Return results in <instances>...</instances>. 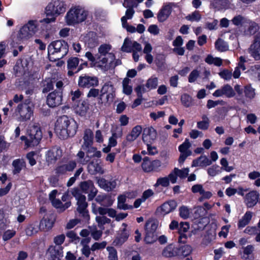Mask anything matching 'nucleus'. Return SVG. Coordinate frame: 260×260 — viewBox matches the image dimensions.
Instances as JSON below:
<instances>
[{
    "label": "nucleus",
    "instance_id": "de8ad7c7",
    "mask_svg": "<svg viewBox=\"0 0 260 260\" xmlns=\"http://www.w3.org/2000/svg\"><path fill=\"white\" fill-rule=\"evenodd\" d=\"M143 170L146 172H150L153 171V167L152 166L151 161L148 157H144L142 164Z\"/></svg>",
    "mask_w": 260,
    "mask_h": 260
},
{
    "label": "nucleus",
    "instance_id": "f8f14e48",
    "mask_svg": "<svg viewBox=\"0 0 260 260\" xmlns=\"http://www.w3.org/2000/svg\"><path fill=\"white\" fill-rule=\"evenodd\" d=\"M57 190H53L49 194V200L51 201L52 206L57 209L59 212H63L71 205V202H67L63 204L59 200L56 199Z\"/></svg>",
    "mask_w": 260,
    "mask_h": 260
},
{
    "label": "nucleus",
    "instance_id": "0eeeda50",
    "mask_svg": "<svg viewBox=\"0 0 260 260\" xmlns=\"http://www.w3.org/2000/svg\"><path fill=\"white\" fill-rule=\"evenodd\" d=\"M38 25L36 20H29L20 29L17 34L18 39L20 40L29 39L38 31Z\"/></svg>",
    "mask_w": 260,
    "mask_h": 260
},
{
    "label": "nucleus",
    "instance_id": "4d7b16f0",
    "mask_svg": "<svg viewBox=\"0 0 260 260\" xmlns=\"http://www.w3.org/2000/svg\"><path fill=\"white\" fill-rule=\"evenodd\" d=\"M157 239V235L155 233L146 232V236L144 240L146 243H153L156 241Z\"/></svg>",
    "mask_w": 260,
    "mask_h": 260
},
{
    "label": "nucleus",
    "instance_id": "0e129e2a",
    "mask_svg": "<svg viewBox=\"0 0 260 260\" xmlns=\"http://www.w3.org/2000/svg\"><path fill=\"white\" fill-rule=\"evenodd\" d=\"M258 25L256 23L252 22L249 23L247 32L250 35H254L258 30Z\"/></svg>",
    "mask_w": 260,
    "mask_h": 260
},
{
    "label": "nucleus",
    "instance_id": "ddd939ff",
    "mask_svg": "<svg viewBox=\"0 0 260 260\" xmlns=\"http://www.w3.org/2000/svg\"><path fill=\"white\" fill-rule=\"evenodd\" d=\"M248 51L255 60H260V31L254 36L253 43L249 48Z\"/></svg>",
    "mask_w": 260,
    "mask_h": 260
},
{
    "label": "nucleus",
    "instance_id": "13d9d810",
    "mask_svg": "<svg viewBox=\"0 0 260 260\" xmlns=\"http://www.w3.org/2000/svg\"><path fill=\"white\" fill-rule=\"evenodd\" d=\"M133 41L125 39L121 47L122 51L126 52H131L133 50Z\"/></svg>",
    "mask_w": 260,
    "mask_h": 260
},
{
    "label": "nucleus",
    "instance_id": "9d476101",
    "mask_svg": "<svg viewBox=\"0 0 260 260\" xmlns=\"http://www.w3.org/2000/svg\"><path fill=\"white\" fill-rule=\"evenodd\" d=\"M79 186L82 191L88 193V199L92 200L98 193V190L95 187L93 182L91 180L82 181L80 183Z\"/></svg>",
    "mask_w": 260,
    "mask_h": 260
},
{
    "label": "nucleus",
    "instance_id": "6e6d98bb",
    "mask_svg": "<svg viewBox=\"0 0 260 260\" xmlns=\"http://www.w3.org/2000/svg\"><path fill=\"white\" fill-rule=\"evenodd\" d=\"M107 250L108 252V258L109 260H118V255L116 250L112 246H108Z\"/></svg>",
    "mask_w": 260,
    "mask_h": 260
},
{
    "label": "nucleus",
    "instance_id": "4c0bfd02",
    "mask_svg": "<svg viewBox=\"0 0 260 260\" xmlns=\"http://www.w3.org/2000/svg\"><path fill=\"white\" fill-rule=\"evenodd\" d=\"M111 46L109 44H104L101 45L98 48V53L96 55L107 56L108 54H113L110 53Z\"/></svg>",
    "mask_w": 260,
    "mask_h": 260
},
{
    "label": "nucleus",
    "instance_id": "dca6fc26",
    "mask_svg": "<svg viewBox=\"0 0 260 260\" xmlns=\"http://www.w3.org/2000/svg\"><path fill=\"white\" fill-rule=\"evenodd\" d=\"M98 84L99 80L96 77L84 76L79 78L78 85L81 87L89 88L97 86Z\"/></svg>",
    "mask_w": 260,
    "mask_h": 260
},
{
    "label": "nucleus",
    "instance_id": "7c9ffc66",
    "mask_svg": "<svg viewBox=\"0 0 260 260\" xmlns=\"http://www.w3.org/2000/svg\"><path fill=\"white\" fill-rule=\"evenodd\" d=\"M13 167L12 172L14 175L18 174L21 170L25 167V162L23 159H16L14 160L12 164Z\"/></svg>",
    "mask_w": 260,
    "mask_h": 260
},
{
    "label": "nucleus",
    "instance_id": "e433bc0d",
    "mask_svg": "<svg viewBox=\"0 0 260 260\" xmlns=\"http://www.w3.org/2000/svg\"><path fill=\"white\" fill-rule=\"evenodd\" d=\"M126 200V197L125 195H120L118 197L117 208L121 210H127L133 209L132 205H128L125 204Z\"/></svg>",
    "mask_w": 260,
    "mask_h": 260
},
{
    "label": "nucleus",
    "instance_id": "1a4fd4ad",
    "mask_svg": "<svg viewBox=\"0 0 260 260\" xmlns=\"http://www.w3.org/2000/svg\"><path fill=\"white\" fill-rule=\"evenodd\" d=\"M129 235V229L127 224L123 223L117 231V236L113 241L114 245L115 246H121L127 240Z\"/></svg>",
    "mask_w": 260,
    "mask_h": 260
},
{
    "label": "nucleus",
    "instance_id": "5701e85b",
    "mask_svg": "<svg viewBox=\"0 0 260 260\" xmlns=\"http://www.w3.org/2000/svg\"><path fill=\"white\" fill-rule=\"evenodd\" d=\"M87 169L88 172L92 175L104 173V170L98 160H92L90 162L88 165Z\"/></svg>",
    "mask_w": 260,
    "mask_h": 260
},
{
    "label": "nucleus",
    "instance_id": "bf43d9fd",
    "mask_svg": "<svg viewBox=\"0 0 260 260\" xmlns=\"http://www.w3.org/2000/svg\"><path fill=\"white\" fill-rule=\"evenodd\" d=\"M191 249L190 246L188 245H180V253L184 258L185 257L188 256L191 253Z\"/></svg>",
    "mask_w": 260,
    "mask_h": 260
},
{
    "label": "nucleus",
    "instance_id": "f704fd0d",
    "mask_svg": "<svg viewBox=\"0 0 260 260\" xmlns=\"http://www.w3.org/2000/svg\"><path fill=\"white\" fill-rule=\"evenodd\" d=\"M56 82L55 77H51V78H46L43 82V93H47L53 89V85Z\"/></svg>",
    "mask_w": 260,
    "mask_h": 260
},
{
    "label": "nucleus",
    "instance_id": "774afa93",
    "mask_svg": "<svg viewBox=\"0 0 260 260\" xmlns=\"http://www.w3.org/2000/svg\"><path fill=\"white\" fill-rule=\"evenodd\" d=\"M245 18L241 15L235 16L232 19V22L235 25L238 26L242 24L245 22Z\"/></svg>",
    "mask_w": 260,
    "mask_h": 260
},
{
    "label": "nucleus",
    "instance_id": "9b49d317",
    "mask_svg": "<svg viewBox=\"0 0 260 260\" xmlns=\"http://www.w3.org/2000/svg\"><path fill=\"white\" fill-rule=\"evenodd\" d=\"M17 110L20 121L29 120L33 115V108L26 103L19 104L17 107Z\"/></svg>",
    "mask_w": 260,
    "mask_h": 260
},
{
    "label": "nucleus",
    "instance_id": "72a5a7b5",
    "mask_svg": "<svg viewBox=\"0 0 260 260\" xmlns=\"http://www.w3.org/2000/svg\"><path fill=\"white\" fill-rule=\"evenodd\" d=\"M189 228V223L187 222H180V243H185V240L187 238V235L185 234L188 232Z\"/></svg>",
    "mask_w": 260,
    "mask_h": 260
},
{
    "label": "nucleus",
    "instance_id": "f3484780",
    "mask_svg": "<svg viewBox=\"0 0 260 260\" xmlns=\"http://www.w3.org/2000/svg\"><path fill=\"white\" fill-rule=\"evenodd\" d=\"M177 5L173 3L164 5L157 13V20L160 22L165 21L171 13L172 8L176 7Z\"/></svg>",
    "mask_w": 260,
    "mask_h": 260
},
{
    "label": "nucleus",
    "instance_id": "864d4df0",
    "mask_svg": "<svg viewBox=\"0 0 260 260\" xmlns=\"http://www.w3.org/2000/svg\"><path fill=\"white\" fill-rule=\"evenodd\" d=\"M130 80L127 78L124 79L122 81L123 91L124 93L129 95L132 92V87L129 85Z\"/></svg>",
    "mask_w": 260,
    "mask_h": 260
},
{
    "label": "nucleus",
    "instance_id": "c03bdc74",
    "mask_svg": "<svg viewBox=\"0 0 260 260\" xmlns=\"http://www.w3.org/2000/svg\"><path fill=\"white\" fill-rule=\"evenodd\" d=\"M95 221L98 223V226L102 229L104 224L110 223L111 220L105 216H97L95 217Z\"/></svg>",
    "mask_w": 260,
    "mask_h": 260
},
{
    "label": "nucleus",
    "instance_id": "423d86ee",
    "mask_svg": "<svg viewBox=\"0 0 260 260\" xmlns=\"http://www.w3.org/2000/svg\"><path fill=\"white\" fill-rule=\"evenodd\" d=\"M71 193L77 201V204L78 207L77 210L78 212L81 214L82 216L86 220H88L89 219V216L86 209L88 204L86 201L85 196L83 195L77 188H73Z\"/></svg>",
    "mask_w": 260,
    "mask_h": 260
},
{
    "label": "nucleus",
    "instance_id": "338daca9",
    "mask_svg": "<svg viewBox=\"0 0 260 260\" xmlns=\"http://www.w3.org/2000/svg\"><path fill=\"white\" fill-rule=\"evenodd\" d=\"M219 166L217 165H214L209 168L207 171L209 175L211 176H215L220 172L219 170Z\"/></svg>",
    "mask_w": 260,
    "mask_h": 260
},
{
    "label": "nucleus",
    "instance_id": "79ce46f5",
    "mask_svg": "<svg viewBox=\"0 0 260 260\" xmlns=\"http://www.w3.org/2000/svg\"><path fill=\"white\" fill-rule=\"evenodd\" d=\"M157 225L156 222L152 220H148L145 224L146 232L155 233Z\"/></svg>",
    "mask_w": 260,
    "mask_h": 260
},
{
    "label": "nucleus",
    "instance_id": "603ef678",
    "mask_svg": "<svg viewBox=\"0 0 260 260\" xmlns=\"http://www.w3.org/2000/svg\"><path fill=\"white\" fill-rule=\"evenodd\" d=\"M169 185L170 182L167 176L158 178L156 180V182L154 184V186L156 187L159 186H161L164 187H168Z\"/></svg>",
    "mask_w": 260,
    "mask_h": 260
},
{
    "label": "nucleus",
    "instance_id": "680f3d73",
    "mask_svg": "<svg viewBox=\"0 0 260 260\" xmlns=\"http://www.w3.org/2000/svg\"><path fill=\"white\" fill-rule=\"evenodd\" d=\"M182 104L186 107H189L192 105V99L187 94H184L181 99Z\"/></svg>",
    "mask_w": 260,
    "mask_h": 260
},
{
    "label": "nucleus",
    "instance_id": "c756f323",
    "mask_svg": "<svg viewBox=\"0 0 260 260\" xmlns=\"http://www.w3.org/2000/svg\"><path fill=\"white\" fill-rule=\"evenodd\" d=\"M179 248L173 244L168 245L162 251V255L167 257L176 256L178 255Z\"/></svg>",
    "mask_w": 260,
    "mask_h": 260
},
{
    "label": "nucleus",
    "instance_id": "09e8293b",
    "mask_svg": "<svg viewBox=\"0 0 260 260\" xmlns=\"http://www.w3.org/2000/svg\"><path fill=\"white\" fill-rule=\"evenodd\" d=\"M248 73L252 76L257 77L260 80V65L255 64L251 66L248 71Z\"/></svg>",
    "mask_w": 260,
    "mask_h": 260
},
{
    "label": "nucleus",
    "instance_id": "ea45409f",
    "mask_svg": "<svg viewBox=\"0 0 260 260\" xmlns=\"http://www.w3.org/2000/svg\"><path fill=\"white\" fill-rule=\"evenodd\" d=\"M90 233L92 238L95 240H99L102 237L103 232L101 230H98L96 226H89Z\"/></svg>",
    "mask_w": 260,
    "mask_h": 260
},
{
    "label": "nucleus",
    "instance_id": "6e6552de",
    "mask_svg": "<svg viewBox=\"0 0 260 260\" xmlns=\"http://www.w3.org/2000/svg\"><path fill=\"white\" fill-rule=\"evenodd\" d=\"M97 61L96 67L103 71H107L113 66V62L115 60L114 54H108L107 56L96 55Z\"/></svg>",
    "mask_w": 260,
    "mask_h": 260
},
{
    "label": "nucleus",
    "instance_id": "6ab92c4d",
    "mask_svg": "<svg viewBox=\"0 0 260 260\" xmlns=\"http://www.w3.org/2000/svg\"><path fill=\"white\" fill-rule=\"evenodd\" d=\"M235 92L233 87L229 84H227L220 88L217 89L213 93V95L215 97H220L225 96L228 98H231L234 96Z\"/></svg>",
    "mask_w": 260,
    "mask_h": 260
},
{
    "label": "nucleus",
    "instance_id": "c9c22d12",
    "mask_svg": "<svg viewBox=\"0 0 260 260\" xmlns=\"http://www.w3.org/2000/svg\"><path fill=\"white\" fill-rule=\"evenodd\" d=\"M252 216V213L250 211H247L242 219H240L238 226L239 229L242 228L247 225L251 220Z\"/></svg>",
    "mask_w": 260,
    "mask_h": 260
},
{
    "label": "nucleus",
    "instance_id": "c85d7f7f",
    "mask_svg": "<svg viewBox=\"0 0 260 260\" xmlns=\"http://www.w3.org/2000/svg\"><path fill=\"white\" fill-rule=\"evenodd\" d=\"M95 201L101 206L105 207L111 206L113 203V200L106 194H100L95 198Z\"/></svg>",
    "mask_w": 260,
    "mask_h": 260
},
{
    "label": "nucleus",
    "instance_id": "473e14b6",
    "mask_svg": "<svg viewBox=\"0 0 260 260\" xmlns=\"http://www.w3.org/2000/svg\"><path fill=\"white\" fill-rule=\"evenodd\" d=\"M28 61L27 60H23L21 63H17L14 67V71L16 76H20L25 74L28 70Z\"/></svg>",
    "mask_w": 260,
    "mask_h": 260
},
{
    "label": "nucleus",
    "instance_id": "4be33fe9",
    "mask_svg": "<svg viewBox=\"0 0 260 260\" xmlns=\"http://www.w3.org/2000/svg\"><path fill=\"white\" fill-rule=\"evenodd\" d=\"M156 131L152 126L144 128L143 134V140L146 143H152L157 138Z\"/></svg>",
    "mask_w": 260,
    "mask_h": 260
},
{
    "label": "nucleus",
    "instance_id": "5fc2aeb1",
    "mask_svg": "<svg viewBox=\"0 0 260 260\" xmlns=\"http://www.w3.org/2000/svg\"><path fill=\"white\" fill-rule=\"evenodd\" d=\"M243 92L245 96L250 99L254 98L255 95L254 89L249 85L244 86Z\"/></svg>",
    "mask_w": 260,
    "mask_h": 260
},
{
    "label": "nucleus",
    "instance_id": "a211bd4d",
    "mask_svg": "<svg viewBox=\"0 0 260 260\" xmlns=\"http://www.w3.org/2000/svg\"><path fill=\"white\" fill-rule=\"evenodd\" d=\"M62 102V93L60 91H53L50 93L47 98V104L50 107H55Z\"/></svg>",
    "mask_w": 260,
    "mask_h": 260
},
{
    "label": "nucleus",
    "instance_id": "3c124183",
    "mask_svg": "<svg viewBox=\"0 0 260 260\" xmlns=\"http://www.w3.org/2000/svg\"><path fill=\"white\" fill-rule=\"evenodd\" d=\"M38 225L37 222L29 224L25 230L26 234L27 236H31L37 233L38 231Z\"/></svg>",
    "mask_w": 260,
    "mask_h": 260
},
{
    "label": "nucleus",
    "instance_id": "49530a36",
    "mask_svg": "<svg viewBox=\"0 0 260 260\" xmlns=\"http://www.w3.org/2000/svg\"><path fill=\"white\" fill-rule=\"evenodd\" d=\"M135 10L132 8H127L126 12H125V16L122 17L121 18V23H123L124 25L125 24V23L127 22V19H131L134 14H135Z\"/></svg>",
    "mask_w": 260,
    "mask_h": 260
},
{
    "label": "nucleus",
    "instance_id": "4468645a",
    "mask_svg": "<svg viewBox=\"0 0 260 260\" xmlns=\"http://www.w3.org/2000/svg\"><path fill=\"white\" fill-rule=\"evenodd\" d=\"M100 99L102 100V96L106 94V102H112L115 97V89L110 82H107L103 86L101 89Z\"/></svg>",
    "mask_w": 260,
    "mask_h": 260
},
{
    "label": "nucleus",
    "instance_id": "bb28decb",
    "mask_svg": "<svg viewBox=\"0 0 260 260\" xmlns=\"http://www.w3.org/2000/svg\"><path fill=\"white\" fill-rule=\"evenodd\" d=\"M98 184L100 187L108 191L115 188L117 184L115 180L108 181L104 178L98 179Z\"/></svg>",
    "mask_w": 260,
    "mask_h": 260
},
{
    "label": "nucleus",
    "instance_id": "412c9836",
    "mask_svg": "<svg viewBox=\"0 0 260 260\" xmlns=\"http://www.w3.org/2000/svg\"><path fill=\"white\" fill-rule=\"evenodd\" d=\"M76 165L75 160H70L58 166L55 169V173L58 176L66 174L68 172L73 171L76 167Z\"/></svg>",
    "mask_w": 260,
    "mask_h": 260
},
{
    "label": "nucleus",
    "instance_id": "393cba45",
    "mask_svg": "<svg viewBox=\"0 0 260 260\" xmlns=\"http://www.w3.org/2000/svg\"><path fill=\"white\" fill-rule=\"evenodd\" d=\"M83 143L81 146L83 150H85L90 146H92L93 143V134L90 129H86L84 132Z\"/></svg>",
    "mask_w": 260,
    "mask_h": 260
},
{
    "label": "nucleus",
    "instance_id": "e2e57ef3",
    "mask_svg": "<svg viewBox=\"0 0 260 260\" xmlns=\"http://www.w3.org/2000/svg\"><path fill=\"white\" fill-rule=\"evenodd\" d=\"M107 244L106 241H103L101 243L95 242L91 247V251H94L97 250L103 249L106 247Z\"/></svg>",
    "mask_w": 260,
    "mask_h": 260
},
{
    "label": "nucleus",
    "instance_id": "052dcab7",
    "mask_svg": "<svg viewBox=\"0 0 260 260\" xmlns=\"http://www.w3.org/2000/svg\"><path fill=\"white\" fill-rule=\"evenodd\" d=\"M158 84V79L156 77H152L149 79L146 83V87L149 89L155 88Z\"/></svg>",
    "mask_w": 260,
    "mask_h": 260
},
{
    "label": "nucleus",
    "instance_id": "cd10ccee",
    "mask_svg": "<svg viewBox=\"0 0 260 260\" xmlns=\"http://www.w3.org/2000/svg\"><path fill=\"white\" fill-rule=\"evenodd\" d=\"M212 163V161L210 160L206 156L201 155L193 160L192 167H206L211 165Z\"/></svg>",
    "mask_w": 260,
    "mask_h": 260
},
{
    "label": "nucleus",
    "instance_id": "7ed1b4c3",
    "mask_svg": "<svg viewBox=\"0 0 260 260\" xmlns=\"http://www.w3.org/2000/svg\"><path fill=\"white\" fill-rule=\"evenodd\" d=\"M69 50L68 43L63 40H57L51 43L48 47V57L55 61L66 56Z\"/></svg>",
    "mask_w": 260,
    "mask_h": 260
},
{
    "label": "nucleus",
    "instance_id": "58836bf2",
    "mask_svg": "<svg viewBox=\"0 0 260 260\" xmlns=\"http://www.w3.org/2000/svg\"><path fill=\"white\" fill-rule=\"evenodd\" d=\"M179 177V169L174 168L167 176L170 183L175 184L177 183Z\"/></svg>",
    "mask_w": 260,
    "mask_h": 260
},
{
    "label": "nucleus",
    "instance_id": "20e7f679",
    "mask_svg": "<svg viewBox=\"0 0 260 260\" xmlns=\"http://www.w3.org/2000/svg\"><path fill=\"white\" fill-rule=\"evenodd\" d=\"M27 137L22 136L20 137L24 141L26 147H34L38 145L42 138V133L38 123H33L29 126L27 130Z\"/></svg>",
    "mask_w": 260,
    "mask_h": 260
},
{
    "label": "nucleus",
    "instance_id": "b1692460",
    "mask_svg": "<svg viewBox=\"0 0 260 260\" xmlns=\"http://www.w3.org/2000/svg\"><path fill=\"white\" fill-rule=\"evenodd\" d=\"M191 144L188 139H187L182 144L180 145V152H181L180 155V161L183 162L187 157L191 155V151L188 150Z\"/></svg>",
    "mask_w": 260,
    "mask_h": 260
},
{
    "label": "nucleus",
    "instance_id": "aec40b11",
    "mask_svg": "<svg viewBox=\"0 0 260 260\" xmlns=\"http://www.w3.org/2000/svg\"><path fill=\"white\" fill-rule=\"evenodd\" d=\"M62 156V150L60 147L54 146L49 150L46 154V160L49 163H54Z\"/></svg>",
    "mask_w": 260,
    "mask_h": 260
},
{
    "label": "nucleus",
    "instance_id": "37998d69",
    "mask_svg": "<svg viewBox=\"0 0 260 260\" xmlns=\"http://www.w3.org/2000/svg\"><path fill=\"white\" fill-rule=\"evenodd\" d=\"M216 49L219 51H225L228 49V45L223 40L218 39L215 43Z\"/></svg>",
    "mask_w": 260,
    "mask_h": 260
},
{
    "label": "nucleus",
    "instance_id": "2f4dec72",
    "mask_svg": "<svg viewBox=\"0 0 260 260\" xmlns=\"http://www.w3.org/2000/svg\"><path fill=\"white\" fill-rule=\"evenodd\" d=\"M48 253L50 256V260H60L59 257L62 255V249L59 246H51L48 249Z\"/></svg>",
    "mask_w": 260,
    "mask_h": 260
},
{
    "label": "nucleus",
    "instance_id": "39448f33",
    "mask_svg": "<svg viewBox=\"0 0 260 260\" xmlns=\"http://www.w3.org/2000/svg\"><path fill=\"white\" fill-rule=\"evenodd\" d=\"M66 10L65 2L61 0H52L45 8L46 16L57 17L63 14Z\"/></svg>",
    "mask_w": 260,
    "mask_h": 260
},
{
    "label": "nucleus",
    "instance_id": "8fccbe9b",
    "mask_svg": "<svg viewBox=\"0 0 260 260\" xmlns=\"http://www.w3.org/2000/svg\"><path fill=\"white\" fill-rule=\"evenodd\" d=\"M67 63L69 70H75L79 64V59L77 57H72L68 59Z\"/></svg>",
    "mask_w": 260,
    "mask_h": 260
},
{
    "label": "nucleus",
    "instance_id": "a18cd8bd",
    "mask_svg": "<svg viewBox=\"0 0 260 260\" xmlns=\"http://www.w3.org/2000/svg\"><path fill=\"white\" fill-rule=\"evenodd\" d=\"M53 222L52 220L48 218H43L41 220L40 223V227L43 230H48L53 226Z\"/></svg>",
    "mask_w": 260,
    "mask_h": 260
},
{
    "label": "nucleus",
    "instance_id": "f257e3e1",
    "mask_svg": "<svg viewBox=\"0 0 260 260\" xmlns=\"http://www.w3.org/2000/svg\"><path fill=\"white\" fill-rule=\"evenodd\" d=\"M78 126L76 122L67 116L59 117L55 125V131L60 139L73 137L76 133Z\"/></svg>",
    "mask_w": 260,
    "mask_h": 260
},
{
    "label": "nucleus",
    "instance_id": "a19ab883",
    "mask_svg": "<svg viewBox=\"0 0 260 260\" xmlns=\"http://www.w3.org/2000/svg\"><path fill=\"white\" fill-rule=\"evenodd\" d=\"M205 61L208 64H214V65L219 67L222 64V59L218 57H213L211 55H208L205 59Z\"/></svg>",
    "mask_w": 260,
    "mask_h": 260
},
{
    "label": "nucleus",
    "instance_id": "a878e982",
    "mask_svg": "<svg viewBox=\"0 0 260 260\" xmlns=\"http://www.w3.org/2000/svg\"><path fill=\"white\" fill-rule=\"evenodd\" d=\"M258 193L255 191H251L246 194L245 198V203L248 208L255 206L258 199Z\"/></svg>",
    "mask_w": 260,
    "mask_h": 260
},
{
    "label": "nucleus",
    "instance_id": "f03ea898",
    "mask_svg": "<svg viewBox=\"0 0 260 260\" xmlns=\"http://www.w3.org/2000/svg\"><path fill=\"white\" fill-rule=\"evenodd\" d=\"M89 15V12L80 6H72L67 12L64 20L69 26H75L85 21Z\"/></svg>",
    "mask_w": 260,
    "mask_h": 260
},
{
    "label": "nucleus",
    "instance_id": "2eb2a0df",
    "mask_svg": "<svg viewBox=\"0 0 260 260\" xmlns=\"http://www.w3.org/2000/svg\"><path fill=\"white\" fill-rule=\"evenodd\" d=\"M177 206V204L174 201L166 202L156 209V213L158 216H164L173 211Z\"/></svg>",
    "mask_w": 260,
    "mask_h": 260
},
{
    "label": "nucleus",
    "instance_id": "69168bd1",
    "mask_svg": "<svg viewBox=\"0 0 260 260\" xmlns=\"http://www.w3.org/2000/svg\"><path fill=\"white\" fill-rule=\"evenodd\" d=\"M189 214L190 211L187 207L182 206L180 208V216L184 219H186L189 217Z\"/></svg>",
    "mask_w": 260,
    "mask_h": 260
}]
</instances>
